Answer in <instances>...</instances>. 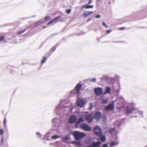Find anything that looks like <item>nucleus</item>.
<instances>
[{
  "mask_svg": "<svg viewBox=\"0 0 147 147\" xmlns=\"http://www.w3.org/2000/svg\"><path fill=\"white\" fill-rule=\"evenodd\" d=\"M85 120L88 123H90L93 120L92 116L90 114L86 115L85 117Z\"/></svg>",
  "mask_w": 147,
  "mask_h": 147,
  "instance_id": "0eeeda50",
  "label": "nucleus"
},
{
  "mask_svg": "<svg viewBox=\"0 0 147 147\" xmlns=\"http://www.w3.org/2000/svg\"><path fill=\"white\" fill-rule=\"evenodd\" d=\"M92 3L91 0H89V1L88 3V4H89Z\"/></svg>",
  "mask_w": 147,
  "mask_h": 147,
  "instance_id": "e433bc0d",
  "label": "nucleus"
},
{
  "mask_svg": "<svg viewBox=\"0 0 147 147\" xmlns=\"http://www.w3.org/2000/svg\"><path fill=\"white\" fill-rule=\"evenodd\" d=\"M92 80L93 82H94L96 81V78H93L92 79Z\"/></svg>",
  "mask_w": 147,
  "mask_h": 147,
  "instance_id": "58836bf2",
  "label": "nucleus"
},
{
  "mask_svg": "<svg viewBox=\"0 0 147 147\" xmlns=\"http://www.w3.org/2000/svg\"><path fill=\"white\" fill-rule=\"evenodd\" d=\"M108 100L106 99H103L102 101V103L103 104H105L107 103Z\"/></svg>",
  "mask_w": 147,
  "mask_h": 147,
  "instance_id": "f3484780",
  "label": "nucleus"
},
{
  "mask_svg": "<svg viewBox=\"0 0 147 147\" xmlns=\"http://www.w3.org/2000/svg\"><path fill=\"white\" fill-rule=\"evenodd\" d=\"M101 142H93L92 144V147H98L100 144Z\"/></svg>",
  "mask_w": 147,
  "mask_h": 147,
  "instance_id": "f8f14e48",
  "label": "nucleus"
},
{
  "mask_svg": "<svg viewBox=\"0 0 147 147\" xmlns=\"http://www.w3.org/2000/svg\"><path fill=\"white\" fill-rule=\"evenodd\" d=\"M2 41H5L4 37L3 36H1L0 37V42Z\"/></svg>",
  "mask_w": 147,
  "mask_h": 147,
  "instance_id": "5701e85b",
  "label": "nucleus"
},
{
  "mask_svg": "<svg viewBox=\"0 0 147 147\" xmlns=\"http://www.w3.org/2000/svg\"><path fill=\"white\" fill-rule=\"evenodd\" d=\"M100 17V16L99 15H97L96 16V18H98Z\"/></svg>",
  "mask_w": 147,
  "mask_h": 147,
  "instance_id": "72a5a7b5",
  "label": "nucleus"
},
{
  "mask_svg": "<svg viewBox=\"0 0 147 147\" xmlns=\"http://www.w3.org/2000/svg\"><path fill=\"white\" fill-rule=\"evenodd\" d=\"M71 9H67L66 10V12L67 14H69L71 13Z\"/></svg>",
  "mask_w": 147,
  "mask_h": 147,
  "instance_id": "393cba45",
  "label": "nucleus"
},
{
  "mask_svg": "<svg viewBox=\"0 0 147 147\" xmlns=\"http://www.w3.org/2000/svg\"><path fill=\"white\" fill-rule=\"evenodd\" d=\"M101 115V113L100 112H98L96 113L94 115V117L97 120H98L100 118Z\"/></svg>",
  "mask_w": 147,
  "mask_h": 147,
  "instance_id": "9d476101",
  "label": "nucleus"
},
{
  "mask_svg": "<svg viewBox=\"0 0 147 147\" xmlns=\"http://www.w3.org/2000/svg\"><path fill=\"white\" fill-rule=\"evenodd\" d=\"M102 147H108L107 144H103Z\"/></svg>",
  "mask_w": 147,
  "mask_h": 147,
  "instance_id": "7c9ffc66",
  "label": "nucleus"
},
{
  "mask_svg": "<svg viewBox=\"0 0 147 147\" xmlns=\"http://www.w3.org/2000/svg\"><path fill=\"white\" fill-rule=\"evenodd\" d=\"M61 18V16H57L56 18H55L54 19V20L55 21V22H57L58 20Z\"/></svg>",
  "mask_w": 147,
  "mask_h": 147,
  "instance_id": "a211bd4d",
  "label": "nucleus"
},
{
  "mask_svg": "<svg viewBox=\"0 0 147 147\" xmlns=\"http://www.w3.org/2000/svg\"><path fill=\"white\" fill-rule=\"evenodd\" d=\"M124 29H125V27H121V28H119L118 29L123 30H124Z\"/></svg>",
  "mask_w": 147,
  "mask_h": 147,
  "instance_id": "c9c22d12",
  "label": "nucleus"
},
{
  "mask_svg": "<svg viewBox=\"0 0 147 147\" xmlns=\"http://www.w3.org/2000/svg\"><path fill=\"white\" fill-rule=\"evenodd\" d=\"M76 145L78 146H80L81 145L80 144L79 142H76L74 143Z\"/></svg>",
  "mask_w": 147,
  "mask_h": 147,
  "instance_id": "c85d7f7f",
  "label": "nucleus"
},
{
  "mask_svg": "<svg viewBox=\"0 0 147 147\" xmlns=\"http://www.w3.org/2000/svg\"><path fill=\"white\" fill-rule=\"evenodd\" d=\"M111 31V30H107V34H109Z\"/></svg>",
  "mask_w": 147,
  "mask_h": 147,
  "instance_id": "4c0bfd02",
  "label": "nucleus"
},
{
  "mask_svg": "<svg viewBox=\"0 0 147 147\" xmlns=\"http://www.w3.org/2000/svg\"><path fill=\"white\" fill-rule=\"evenodd\" d=\"M114 107V104L113 103L110 104L108 106L105 107L106 110L108 111L109 110H113Z\"/></svg>",
  "mask_w": 147,
  "mask_h": 147,
  "instance_id": "6e6552de",
  "label": "nucleus"
},
{
  "mask_svg": "<svg viewBox=\"0 0 147 147\" xmlns=\"http://www.w3.org/2000/svg\"><path fill=\"white\" fill-rule=\"evenodd\" d=\"M3 124H4V125L5 126V125L6 124V119H5L4 120Z\"/></svg>",
  "mask_w": 147,
  "mask_h": 147,
  "instance_id": "473e14b6",
  "label": "nucleus"
},
{
  "mask_svg": "<svg viewBox=\"0 0 147 147\" xmlns=\"http://www.w3.org/2000/svg\"><path fill=\"white\" fill-rule=\"evenodd\" d=\"M81 88L82 85L81 83H78V84L75 87V89L76 91L75 93L78 94L79 91L81 89Z\"/></svg>",
  "mask_w": 147,
  "mask_h": 147,
  "instance_id": "1a4fd4ad",
  "label": "nucleus"
},
{
  "mask_svg": "<svg viewBox=\"0 0 147 147\" xmlns=\"http://www.w3.org/2000/svg\"><path fill=\"white\" fill-rule=\"evenodd\" d=\"M111 90L110 87H107L106 88V90L105 93V94H110L111 92Z\"/></svg>",
  "mask_w": 147,
  "mask_h": 147,
  "instance_id": "2eb2a0df",
  "label": "nucleus"
},
{
  "mask_svg": "<svg viewBox=\"0 0 147 147\" xmlns=\"http://www.w3.org/2000/svg\"><path fill=\"white\" fill-rule=\"evenodd\" d=\"M85 104L84 101L82 99H78L76 102V105L77 106L80 107H82Z\"/></svg>",
  "mask_w": 147,
  "mask_h": 147,
  "instance_id": "39448f33",
  "label": "nucleus"
},
{
  "mask_svg": "<svg viewBox=\"0 0 147 147\" xmlns=\"http://www.w3.org/2000/svg\"><path fill=\"white\" fill-rule=\"evenodd\" d=\"M100 140L103 142H105L106 141V138L105 136H100Z\"/></svg>",
  "mask_w": 147,
  "mask_h": 147,
  "instance_id": "dca6fc26",
  "label": "nucleus"
},
{
  "mask_svg": "<svg viewBox=\"0 0 147 147\" xmlns=\"http://www.w3.org/2000/svg\"><path fill=\"white\" fill-rule=\"evenodd\" d=\"M50 18V16H47V17H46L45 18V20H48Z\"/></svg>",
  "mask_w": 147,
  "mask_h": 147,
  "instance_id": "c756f323",
  "label": "nucleus"
},
{
  "mask_svg": "<svg viewBox=\"0 0 147 147\" xmlns=\"http://www.w3.org/2000/svg\"><path fill=\"white\" fill-rule=\"evenodd\" d=\"M95 94L97 96H100L102 94V89L101 88H96L94 89Z\"/></svg>",
  "mask_w": 147,
  "mask_h": 147,
  "instance_id": "20e7f679",
  "label": "nucleus"
},
{
  "mask_svg": "<svg viewBox=\"0 0 147 147\" xmlns=\"http://www.w3.org/2000/svg\"><path fill=\"white\" fill-rule=\"evenodd\" d=\"M36 134H39H39H40V133H38H38H36Z\"/></svg>",
  "mask_w": 147,
  "mask_h": 147,
  "instance_id": "c03bdc74",
  "label": "nucleus"
},
{
  "mask_svg": "<svg viewBox=\"0 0 147 147\" xmlns=\"http://www.w3.org/2000/svg\"><path fill=\"white\" fill-rule=\"evenodd\" d=\"M41 22L40 21H37L35 22V26H37L40 24Z\"/></svg>",
  "mask_w": 147,
  "mask_h": 147,
  "instance_id": "b1692460",
  "label": "nucleus"
},
{
  "mask_svg": "<svg viewBox=\"0 0 147 147\" xmlns=\"http://www.w3.org/2000/svg\"><path fill=\"white\" fill-rule=\"evenodd\" d=\"M93 13V12L92 11H84L83 15L84 18H86Z\"/></svg>",
  "mask_w": 147,
  "mask_h": 147,
  "instance_id": "9b49d317",
  "label": "nucleus"
},
{
  "mask_svg": "<svg viewBox=\"0 0 147 147\" xmlns=\"http://www.w3.org/2000/svg\"><path fill=\"white\" fill-rule=\"evenodd\" d=\"M93 7V6L92 5H83L81 8H85L86 9H88L89 8H92Z\"/></svg>",
  "mask_w": 147,
  "mask_h": 147,
  "instance_id": "ddd939ff",
  "label": "nucleus"
},
{
  "mask_svg": "<svg viewBox=\"0 0 147 147\" xmlns=\"http://www.w3.org/2000/svg\"><path fill=\"white\" fill-rule=\"evenodd\" d=\"M105 26L107 28L108 27V26L106 25V26Z\"/></svg>",
  "mask_w": 147,
  "mask_h": 147,
  "instance_id": "37998d69",
  "label": "nucleus"
},
{
  "mask_svg": "<svg viewBox=\"0 0 147 147\" xmlns=\"http://www.w3.org/2000/svg\"><path fill=\"white\" fill-rule=\"evenodd\" d=\"M72 134L76 140L81 139L86 136L84 133L79 132L77 131H74Z\"/></svg>",
  "mask_w": 147,
  "mask_h": 147,
  "instance_id": "f257e3e1",
  "label": "nucleus"
},
{
  "mask_svg": "<svg viewBox=\"0 0 147 147\" xmlns=\"http://www.w3.org/2000/svg\"><path fill=\"white\" fill-rule=\"evenodd\" d=\"M47 59V58L46 57H44L41 61V63L42 64L43 63L45 62Z\"/></svg>",
  "mask_w": 147,
  "mask_h": 147,
  "instance_id": "6ab92c4d",
  "label": "nucleus"
},
{
  "mask_svg": "<svg viewBox=\"0 0 147 147\" xmlns=\"http://www.w3.org/2000/svg\"><path fill=\"white\" fill-rule=\"evenodd\" d=\"M76 120V117L74 115L71 116L68 120V123H75Z\"/></svg>",
  "mask_w": 147,
  "mask_h": 147,
  "instance_id": "423d86ee",
  "label": "nucleus"
},
{
  "mask_svg": "<svg viewBox=\"0 0 147 147\" xmlns=\"http://www.w3.org/2000/svg\"><path fill=\"white\" fill-rule=\"evenodd\" d=\"M92 106H91V107H90L89 108H90V109H92Z\"/></svg>",
  "mask_w": 147,
  "mask_h": 147,
  "instance_id": "79ce46f5",
  "label": "nucleus"
},
{
  "mask_svg": "<svg viewBox=\"0 0 147 147\" xmlns=\"http://www.w3.org/2000/svg\"><path fill=\"white\" fill-rule=\"evenodd\" d=\"M94 133L97 136H100L102 132L101 128L98 126H96L94 129Z\"/></svg>",
  "mask_w": 147,
  "mask_h": 147,
  "instance_id": "f03ea898",
  "label": "nucleus"
},
{
  "mask_svg": "<svg viewBox=\"0 0 147 147\" xmlns=\"http://www.w3.org/2000/svg\"><path fill=\"white\" fill-rule=\"evenodd\" d=\"M88 147H92L91 146H88Z\"/></svg>",
  "mask_w": 147,
  "mask_h": 147,
  "instance_id": "a18cd8bd",
  "label": "nucleus"
},
{
  "mask_svg": "<svg viewBox=\"0 0 147 147\" xmlns=\"http://www.w3.org/2000/svg\"><path fill=\"white\" fill-rule=\"evenodd\" d=\"M102 25L105 26L106 25V24H105V22H103L102 23Z\"/></svg>",
  "mask_w": 147,
  "mask_h": 147,
  "instance_id": "ea45409f",
  "label": "nucleus"
},
{
  "mask_svg": "<svg viewBox=\"0 0 147 147\" xmlns=\"http://www.w3.org/2000/svg\"><path fill=\"white\" fill-rule=\"evenodd\" d=\"M80 127L82 129L86 131H90L91 130L90 127L85 123L81 124L80 125Z\"/></svg>",
  "mask_w": 147,
  "mask_h": 147,
  "instance_id": "7ed1b4c3",
  "label": "nucleus"
},
{
  "mask_svg": "<svg viewBox=\"0 0 147 147\" xmlns=\"http://www.w3.org/2000/svg\"><path fill=\"white\" fill-rule=\"evenodd\" d=\"M26 30V29H24L23 30L20 31L18 32V34H21L24 32Z\"/></svg>",
  "mask_w": 147,
  "mask_h": 147,
  "instance_id": "a878e982",
  "label": "nucleus"
},
{
  "mask_svg": "<svg viewBox=\"0 0 147 147\" xmlns=\"http://www.w3.org/2000/svg\"><path fill=\"white\" fill-rule=\"evenodd\" d=\"M115 129L114 128L111 129L110 130V132L111 133H112V132H113L115 131Z\"/></svg>",
  "mask_w": 147,
  "mask_h": 147,
  "instance_id": "cd10ccee",
  "label": "nucleus"
},
{
  "mask_svg": "<svg viewBox=\"0 0 147 147\" xmlns=\"http://www.w3.org/2000/svg\"><path fill=\"white\" fill-rule=\"evenodd\" d=\"M84 121V120L83 118L82 117H80L75 124V126H76L78 123L83 122Z\"/></svg>",
  "mask_w": 147,
  "mask_h": 147,
  "instance_id": "4468645a",
  "label": "nucleus"
},
{
  "mask_svg": "<svg viewBox=\"0 0 147 147\" xmlns=\"http://www.w3.org/2000/svg\"><path fill=\"white\" fill-rule=\"evenodd\" d=\"M117 143H115L114 142H111V143L110 145V146L111 147H113L115 145H117Z\"/></svg>",
  "mask_w": 147,
  "mask_h": 147,
  "instance_id": "412c9836",
  "label": "nucleus"
},
{
  "mask_svg": "<svg viewBox=\"0 0 147 147\" xmlns=\"http://www.w3.org/2000/svg\"><path fill=\"white\" fill-rule=\"evenodd\" d=\"M56 49V47H54L53 48H52L50 50V51L51 52H54L55 50Z\"/></svg>",
  "mask_w": 147,
  "mask_h": 147,
  "instance_id": "bb28decb",
  "label": "nucleus"
},
{
  "mask_svg": "<svg viewBox=\"0 0 147 147\" xmlns=\"http://www.w3.org/2000/svg\"><path fill=\"white\" fill-rule=\"evenodd\" d=\"M0 134L1 135H2L4 133L3 131L1 129H0Z\"/></svg>",
  "mask_w": 147,
  "mask_h": 147,
  "instance_id": "2f4dec72",
  "label": "nucleus"
},
{
  "mask_svg": "<svg viewBox=\"0 0 147 147\" xmlns=\"http://www.w3.org/2000/svg\"><path fill=\"white\" fill-rule=\"evenodd\" d=\"M68 139V138L67 137L66 138H65L63 139V140H64L65 139Z\"/></svg>",
  "mask_w": 147,
  "mask_h": 147,
  "instance_id": "a19ab883",
  "label": "nucleus"
},
{
  "mask_svg": "<svg viewBox=\"0 0 147 147\" xmlns=\"http://www.w3.org/2000/svg\"><path fill=\"white\" fill-rule=\"evenodd\" d=\"M53 22H55V21L54 19L53 20H51V21H50V22H48V23L47 24V25H50V24H51Z\"/></svg>",
  "mask_w": 147,
  "mask_h": 147,
  "instance_id": "4be33fe9",
  "label": "nucleus"
},
{
  "mask_svg": "<svg viewBox=\"0 0 147 147\" xmlns=\"http://www.w3.org/2000/svg\"><path fill=\"white\" fill-rule=\"evenodd\" d=\"M59 137L57 135H54L51 136V138L53 139H55L58 138Z\"/></svg>",
  "mask_w": 147,
  "mask_h": 147,
  "instance_id": "aec40b11",
  "label": "nucleus"
},
{
  "mask_svg": "<svg viewBox=\"0 0 147 147\" xmlns=\"http://www.w3.org/2000/svg\"><path fill=\"white\" fill-rule=\"evenodd\" d=\"M43 28H45V26H44V27H43Z\"/></svg>",
  "mask_w": 147,
  "mask_h": 147,
  "instance_id": "49530a36",
  "label": "nucleus"
},
{
  "mask_svg": "<svg viewBox=\"0 0 147 147\" xmlns=\"http://www.w3.org/2000/svg\"><path fill=\"white\" fill-rule=\"evenodd\" d=\"M91 20V18H88L86 20L87 22H88Z\"/></svg>",
  "mask_w": 147,
  "mask_h": 147,
  "instance_id": "f704fd0d",
  "label": "nucleus"
}]
</instances>
